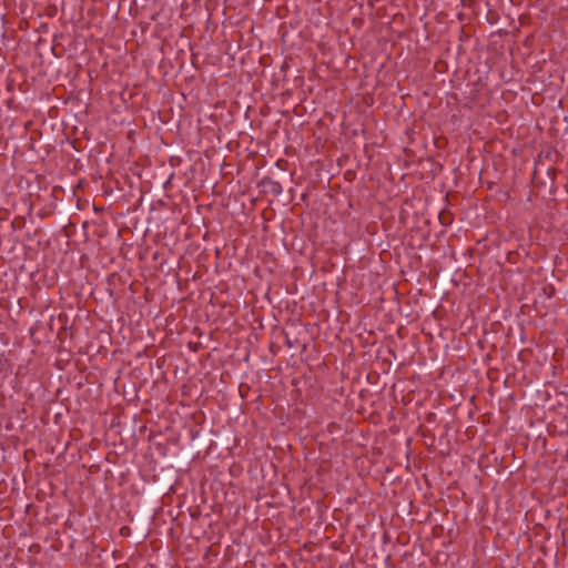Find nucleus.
<instances>
[{
  "mask_svg": "<svg viewBox=\"0 0 568 568\" xmlns=\"http://www.w3.org/2000/svg\"><path fill=\"white\" fill-rule=\"evenodd\" d=\"M266 183L271 185V192H273L274 194H280L282 192V186L278 182L268 180Z\"/></svg>",
  "mask_w": 568,
  "mask_h": 568,
  "instance_id": "obj_1",
  "label": "nucleus"
},
{
  "mask_svg": "<svg viewBox=\"0 0 568 568\" xmlns=\"http://www.w3.org/2000/svg\"><path fill=\"white\" fill-rule=\"evenodd\" d=\"M124 529H125V527H122V528L120 529V534H123V532H124Z\"/></svg>",
  "mask_w": 568,
  "mask_h": 568,
  "instance_id": "obj_2",
  "label": "nucleus"
}]
</instances>
